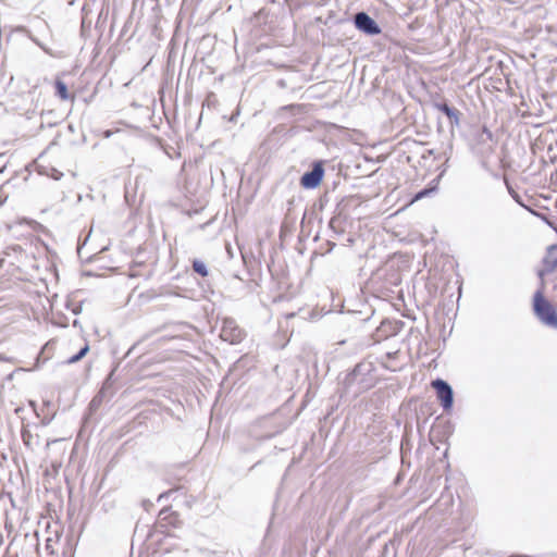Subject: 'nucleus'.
<instances>
[{"label":"nucleus","mask_w":557,"mask_h":557,"mask_svg":"<svg viewBox=\"0 0 557 557\" xmlns=\"http://www.w3.org/2000/svg\"><path fill=\"white\" fill-rule=\"evenodd\" d=\"M376 384L375 369L371 362H359L345 374L342 385V396L358 397Z\"/></svg>","instance_id":"1"},{"label":"nucleus","mask_w":557,"mask_h":557,"mask_svg":"<svg viewBox=\"0 0 557 557\" xmlns=\"http://www.w3.org/2000/svg\"><path fill=\"white\" fill-rule=\"evenodd\" d=\"M533 310L536 318L546 326L557 330V311L544 297L542 290H537L533 297Z\"/></svg>","instance_id":"2"},{"label":"nucleus","mask_w":557,"mask_h":557,"mask_svg":"<svg viewBox=\"0 0 557 557\" xmlns=\"http://www.w3.org/2000/svg\"><path fill=\"white\" fill-rule=\"evenodd\" d=\"M220 337L230 344H238L244 338V332L238 327L235 320L226 318L222 322Z\"/></svg>","instance_id":"3"},{"label":"nucleus","mask_w":557,"mask_h":557,"mask_svg":"<svg viewBox=\"0 0 557 557\" xmlns=\"http://www.w3.org/2000/svg\"><path fill=\"white\" fill-rule=\"evenodd\" d=\"M432 386L436 392V396L445 410L453 407L454 392L451 386L442 379H436L432 382Z\"/></svg>","instance_id":"4"},{"label":"nucleus","mask_w":557,"mask_h":557,"mask_svg":"<svg viewBox=\"0 0 557 557\" xmlns=\"http://www.w3.org/2000/svg\"><path fill=\"white\" fill-rule=\"evenodd\" d=\"M355 26L367 35H379L382 30L379 24L366 12H358L354 16Z\"/></svg>","instance_id":"5"},{"label":"nucleus","mask_w":557,"mask_h":557,"mask_svg":"<svg viewBox=\"0 0 557 557\" xmlns=\"http://www.w3.org/2000/svg\"><path fill=\"white\" fill-rule=\"evenodd\" d=\"M324 176V168L321 162H314L310 171L300 178V185L307 189H313L320 185Z\"/></svg>","instance_id":"6"},{"label":"nucleus","mask_w":557,"mask_h":557,"mask_svg":"<svg viewBox=\"0 0 557 557\" xmlns=\"http://www.w3.org/2000/svg\"><path fill=\"white\" fill-rule=\"evenodd\" d=\"M22 440L23 444L32 451L36 450L40 445V437L37 432H33L32 428L23 425L22 428Z\"/></svg>","instance_id":"7"},{"label":"nucleus","mask_w":557,"mask_h":557,"mask_svg":"<svg viewBox=\"0 0 557 557\" xmlns=\"http://www.w3.org/2000/svg\"><path fill=\"white\" fill-rule=\"evenodd\" d=\"M543 267L546 273H550L557 269V244L547 247L543 258Z\"/></svg>","instance_id":"8"},{"label":"nucleus","mask_w":557,"mask_h":557,"mask_svg":"<svg viewBox=\"0 0 557 557\" xmlns=\"http://www.w3.org/2000/svg\"><path fill=\"white\" fill-rule=\"evenodd\" d=\"M434 107L449 119L451 126H459L460 112L457 109L449 107L446 102L434 103Z\"/></svg>","instance_id":"9"},{"label":"nucleus","mask_w":557,"mask_h":557,"mask_svg":"<svg viewBox=\"0 0 557 557\" xmlns=\"http://www.w3.org/2000/svg\"><path fill=\"white\" fill-rule=\"evenodd\" d=\"M159 522L162 525H173L177 528L181 523L178 520V515L174 511H170L169 508H163L159 512Z\"/></svg>","instance_id":"10"},{"label":"nucleus","mask_w":557,"mask_h":557,"mask_svg":"<svg viewBox=\"0 0 557 557\" xmlns=\"http://www.w3.org/2000/svg\"><path fill=\"white\" fill-rule=\"evenodd\" d=\"M55 94L62 99L67 100L70 98L67 86L64 82L57 79L55 81Z\"/></svg>","instance_id":"11"},{"label":"nucleus","mask_w":557,"mask_h":557,"mask_svg":"<svg viewBox=\"0 0 557 557\" xmlns=\"http://www.w3.org/2000/svg\"><path fill=\"white\" fill-rule=\"evenodd\" d=\"M193 270L202 277H206L209 274L206 263L199 259H195L193 261Z\"/></svg>","instance_id":"12"},{"label":"nucleus","mask_w":557,"mask_h":557,"mask_svg":"<svg viewBox=\"0 0 557 557\" xmlns=\"http://www.w3.org/2000/svg\"><path fill=\"white\" fill-rule=\"evenodd\" d=\"M88 351H89V345H88V344H85V346H84V347H82V348L79 349V351H78L76 355L72 356L71 358H69V359L66 360V363H67V364H72V363H75V362H77V361L82 360V359L86 356V354H87Z\"/></svg>","instance_id":"13"},{"label":"nucleus","mask_w":557,"mask_h":557,"mask_svg":"<svg viewBox=\"0 0 557 557\" xmlns=\"http://www.w3.org/2000/svg\"><path fill=\"white\" fill-rule=\"evenodd\" d=\"M434 190H435L434 188H431V189L424 188L416 194L414 200L422 199V198L426 197L428 195H430L431 193H433Z\"/></svg>","instance_id":"14"},{"label":"nucleus","mask_w":557,"mask_h":557,"mask_svg":"<svg viewBox=\"0 0 557 557\" xmlns=\"http://www.w3.org/2000/svg\"><path fill=\"white\" fill-rule=\"evenodd\" d=\"M174 493V490H169L164 493H161L159 496H158V503H163L164 499H168V497Z\"/></svg>","instance_id":"15"},{"label":"nucleus","mask_w":557,"mask_h":557,"mask_svg":"<svg viewBox=\"0 0 557 557\" xmlns=\"http://www.w3.org/2000/svg\"><path fill=\"white\" fill-rule=\"evenodd\" d=\"M7 199H8V195H7V194H4V191H3V189H2V188H0V207H1L2 205H4V202L7 201Z\"/></svg>","instance_id":"16"},{"label":"nucleus","mask_w":557,"mask_h":557,"mask_svg":"<svg viewBox=\"0 0 557 557\" xmlns=\"http://www.w3.org/2000/svg\"><path fill=\"white\" fill-rule=\"evenodd\" d=\"M483 134H485L488 139H492V132L485 126L483 127Z\"/></svg>","instance_id":"17"},{"label":"nucleus","mask_w":557,"mask_h":557,"mask_svg":"<svg viewBox=\"0 0 557 557\" xmlns=\"http://www.w3.org/2000/svg\"><path fill=\"white\" fill-rule=\"evenodd\" d=\"M55 442H58V440H53V441L49 440V441H47L46 446L49 447L52 443H55Z\"/></svg>","instance_id":"18"}]
</instances>
